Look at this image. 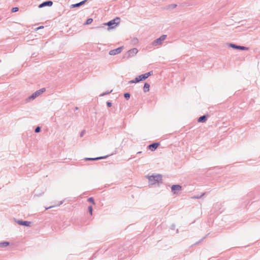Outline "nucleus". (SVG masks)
Segmentation results:
<instances>
[{
  "mask_svg": "<svg viewBox=\"0 0 260 260\" xmlns=\"http://www.w3.org/2000/svg\"><path fill=\"white\" fill-rule=\"evenodd\" d=\"M145 80V77H144L143 74H142L136 78L135 79L131 80L128 82L129 84L131 83H137L139 82L140 81Z\"/></svg>",
  "mask_w": 260,
  "mask_h": 260,
  "instance_id": "nucleus-6",
  "label": "nucleus"
},
{
  "mask_svg": "<svg viewBox=\"0 0 260 260\" xmlns=\"http://www.w3.org/2000/svg\"><path fill=\"white\" fill-rule=\"evenodd\" d=\"M133 42L134 43H138V40L137 38H134L133 39Z\"/></svg>",
  "mask_w": 260,
  "mask_h": 260,
  "instance_id": "nucleus-28",
  "label": "nucleus"
},
{
  "mask_svg": "<svg viewBox=\"0 0 260 260\" xmlns=\"http://www.w3.org/2000/svg\"><path fill=\"white\" fill-rule=\"evenodd\" d=\"M205 238H206V236H205V237H203V238H202V239H201V240L199 242V243H200L201 241H202L204 239H205ZM197 243H198V242Z\"/></svg>",
  "mask_w": 260,
  "mask_h": 260,
  "instance_id": "nucleus-35",
  "label": "nucleus"
},
{
  "mask_svg": "<svg viewBox=\"0 0 260 260\" xmlns=\"http://www.w3.org/2000/svg\"><path fill=\"white\" fill-rule=\"evenodd\" d=\"M141 152H142L141 151H139V152H138L137 153H138V154H140V153H141Z\"/></svg>",
  "mask_w": 260,
  "mask_h": 260,
  "instance_id": "nucleus-36",
  "label": "nucleus"
},
{
  "mask_svg": "<svg viewBox=\"0 0 260 260\" xmlns=\"http://www.w3.org/2000/svg\"><path fill=\"white\" fill-rule=\"evenodd\" d=\"M41 130V127H40V126H37V127L35 128V133H38L40 132Z\"/></svg>",
  "mask_w": 260,
  "mask_h": 260,
  "instance_id": "nucleus-21",
  "label": "nucleus"
},
{
  "mask_svg": "<svg viewBox=\"0 0 260 260\" xmlns=\"http://www.w3.org/2000/svg\"><path fill=\"white\" fill-rule=\"evenodd\" d=\"M16 223L21 225L29 226L31 224V222L28 221H22L20 220H15Z\"/></svg>",
  "mask_w": 260,
  "mask_h": 260,
  "instance_id": "nucleus-10",
  "label": "nucleus"
},
{
  "mask_svg": "<svg viewBox=\"0 0 260 260\" xmlns=\"http://www.w3.org/2000/svg\"><path fill=\"white\" fill-rule=\"evenodd\" d=\"M108 156V155H106V156H101V157H94V158H93V160H99V159H104V158H106Z\"/></svg>",
  "mask_w": 260,
  "mask_h": 260,
  "instance_id": "nucleus-18",
  "label": "nucleus"
},
{
  "mask_svg": "<svg viewBox=\"0 0 260 260\" xmlns=\"http://www.w3.org/2000/svg\"><path fill=\"white\" fill-rule=\"evenodd\" d=\"M159 145V143H153L148 146V148L152 151H153L156 150Z\"/></svg>",
  "mask_w": 260,
  "mask_h": 260,
  "instance_id": "nucleus-11",
  "label": "nucleus"
},
{
  "mask_svg": "<svg viewBox=\"0 0 260 260\" xmlns=\"http://www.w3.org/2000/svg\"><path fill=\"white\" fill-rule=\"evenodd\" d=\"M44 28V26H41L38 27L37 29H41V28Z\"/></svg>",
  "mask_w": 260,
  "mask_h": 260,
  "instance_id": "nucleus-34",
  "label": "nucleus"
},
{
  "mask_svg": "<svg viewBox=\"0 0 260 260\" xmlns=\"http://www.w3.org/2000/svg\"><path fill=\"white\" fill-rule=\"evenodd\" d=\"M92 21H93V19L92 18H88L87 19L86 22L85 23V24H86V25L89 24L91 23V22Z\"/></svg>",
  "mask_w": 260,
  "mask_h": 260,
  "instance_id": "nucleus-19",
  "label": "nucleus"
},
{
  "mask_svg": "<svg viewBox=\"0 0 260 260\" xmlns=\"http://www.w3.org/2000/svg\"><path fill=\"white\" fill-rule=\"evenodd\" d=\"M9 245V242H3L0 243V247H5Z\"/></svg>",
  "mask_w": 260,
  "mask_h": 260,
  "instance_id": "nucleus-16",
  "label": "nucleus"
},
{
  "mask_svg": "<svg viewBox=\"0 0 260 260\" xmlns=\"http://www.w3.org/2000/svg\"><path fill=\"white\" fill-rule=\"evenodd\" d=\"M152 74V71H150L147 73L144 74V77H145V79L148 78L149 76H150Z\"/></svg>",
  "mask_w": 260,
  "mask_h": 260,
  "instance_id": "nucleus-17",
  "label": "nucleus"
},
{
  "mask_svg": "<svg viewBox=\"0 0 260 260\" xmlns=\"http://www.w3.org/2000/svg\"><path fill=\"white\" fill-rule=\"evenodd\" d=\"M18 11V8H17V7H14L12 9V11L13 12H17Z\"/></svg>",
  "mask_w": 260,
  "mask_h": 260,
  "instance_id": "nucleus-27",
  "label": "nucleus"
},
{
  "mask_svg": "<svg viewBox=\"0 0 260 260\" xmlns=\"http://www.w3.org/2000/svg\"><path fill=\"white\" fill-rule=\"evenodd\" d=\"M85 133V130L82 131L81 132V134H80V137H83Z\"/></svg>",
  "mask_w": 260,
  "mask_h": 260,
  "instance_id": "nucleus-29",
  "label": "nucleus"
},
{
  "mask_svg": "<svg viewBox=\"0 0 260 260\" xmlns=\"http://www.w3.org/2000/svg\"><path fill=\"white\" fill-rule=\"evenodd\" d=\"M46 89L45 88H42L33 93L31 95L28 96L26 99V101L27 102H29L30 101L34 100L38 96H39L41 94L45 91Z\"/></svg>",
  "mask_w": 260,
  "mask_h": 260,
  "instance_id": "nucleus-2",
  "label": "nucleus"
},
{
  "mask_svg": "<svg viewBox=\"0 0 260 260\" xmlns=\"http://www.w3.org/2000/svg\"><path fill=\"white\" fill-rule=\"evenodd\" d=\"M93 158H91V157H87L85 158V159L86 160H93Z\"/></svg>",
  "mask_w": 260,
  "mask_h": 260,
  "instance_id": "nucleus-31",
  "label": "nucleus"
},
{
  "mask_svg": "<svg viewBox=\"0 0 260 260\" xmlns=\"http://www.w3.org/2000/svg\"><path fill=\"white\" fill-rule=\"evenodd\" d=\"M112 91V90H111V91H107V92H106L103 93H102V94H100V96H104V95H105L108 94H109L110 93H111Z\"/></svg>",
  "mask_w": 260,
  "mask_h": 260,
  "instance_id": "nucleus-24",
  "label": "nucleus"
},
{
  "mask_svg": "<svg viewBox=\"0 0 260 260\" xmlns=\"http://www.w3.org/2000/svg\"><path fill=\"white\" fill-rule=\"evenodd\" d=\"M107 105L108 107H110L112 106V103L110 102H107Z\"/></svg>",
  "mask_w": 260,
  "mask_h": 260,
  "instance_id": "nucleus-30",
  "label": "nucleus"
},
{
  "mask_svg": "<svg viewBox=\"0 0 260 260\" xmlns=\"http://www.w3.org/2000/svg\"><path fill=\"white\" fill-rule=\"evenodd\" d=\"M88 211H89L90 215H92V206H89L88 207Z\"/></svg>",
  "mask_w": 260,
  "mask_h": 260,
  "instance_id": "nucleus-25",
  "label": "nucleus"
},
{
  "mask_svg": "<svg viewBox=\"0 0 260 260\" xmlns=\"http://www.w3.org/2000/svg\"><path fill=\"white\" fill-rule=\"evenodd\" d=\"M53 5V2L51 1H47L43 2L39 5V8H42L45 7H51Z\"/></svg>",
  "mask_w": 260,
  "mask_h": 260,
  "instance_id": "nucleus-8",
  "label": "nucleus"
},
{
  "mask_svg": "<svg viewBox=\"0 0 260 260\" xmlns=\"http://www.w3.org/2000/svg\"><path fill=\"white\" fill-rule=\"evenodd\" d=\"M230 46L233 49H240L242 50H247L248 49V48L246 47L245 46H238L234 44H230Z\"/></svg>",
  "mask_w": 260,
  "mask_h": 260,
  "instance_id": "nucleus-9",
  "label": "nucleus"
},
{
  "mask_svg": "<svg viewBox=\"0 0 260 260\" xmlns=\"http://www.w3.org/2000/svg\"><path fill=\"white\" fill-rule=\"evenodd\" d=\"M207 116L205 115L200 116L198 121L199 122H204L207 120Z\"/></svg>",
  "mask_w": 260,
  "mask_h": 260,
  "instance_id": "nucleus-14",
  "label": "nucleus"
},
{
  "mask_svg": "<svg viewBox=\"0 0 260 260\" xmlns=\"http://www.w3.org/2000/svg\"><path fill=\"white\" fill-rule=\"evenodd\" d=\"M88 201L94 204V201L92 197H90L88 199Z\"/></svg>",
  "mask_w": 260,
  "mask_h": 260,
  "instance_id": "nucleus-23",
  "label": "nucleus"
},
{
  "mask_svg": "<svg viewBox=\"0 0 260 260\" xmlns=\"http://www.w3.org/2000/svg\"><path fill=\"white\" fill-rule=\"evenodd\" d=\"M119 23L120 18L119 17H116L109 22L104 23L103 25L108 26V29L109 30L114 28Z\"/></svg>",
  "mask_w": 260,
  "mask_h": 260,
  "instance_id": "nucleus-1",
  "label": "nucleus"
},
{
  "mask_svg": "<svg viewBox=\"0 0 260 260\" xmlns=\"http://www.w3.org/2000/svg\"><path fill=\"white\" fill-rule=\"evenodd\" d=\"M205 194V193H202L200 196H194L192 197V199H200Z\"/></svg>",
  "mask_w": 260,
  "mask_h": 260,
  "instance_id": "nucleus-22",
  "label": "nucleus"
},
{
  "mask_svg": "<svg viewBox=\"0 0 260 260\" xmlns=\"http://www.w3.org/2000/svg\"><path fill=\"white\" fill-rule=\"evenodd\" d=\"M87 1V0H84V1L80 2V3H77L75 4H73L71 6V8H76V7H79L80 6L84 4L85 3V2Z\"/></svg>",
  "mask_w": 260,
  "mask_h": 260,
  "instance_id": "nucleus-12",
  "label": "nucleus"
},
{
  "mask_svg": "<svg viewBox=\"0 0 260 260\" xmlns=\"http://www.w3.org/2000/svg\"><path fill=\"white\" fill-rule=\"evenodd\" d=\"M166 35H163L161 36L159 38L155 40L152 42V45L153 46H157L160 45L162 44V42L166 39Z\"/></svg>",
  "mask_w": 260,
  "mask_h": 260,
  "instance_id": "nucleus-5",
  "label": "nucleus"
},
{
  "mask_svg": "<svg viewBox=\"0 0 260 260\" xmlns=\"http://www.w3.org/2000/svg\"><path fill=\"white\" fill-rule=\"evenodd\" d=\"M63 203V201H61L56 205L57 206H59Z\"/></svg>",
  "mask_w": 260,
  "mask_h": 260,
  "instance_id": "nucleus-32",
  "label": "nucleus"
},
{
  "mask_svg": "<svg viewBox=\"0 0 260 260\" xmlns=\"http://www.w3.org/2000/svg\"><path fill=\"white\" fill-rule=\"evenodd\" d=\"M172 190H180L181 186L178 184L173 185L171 187Z\"/></svg>",
  "mask_w": 260,
  "mask_h": 260,
  "instance_id": "nucleus-13",
  "label": "nucleus"
},
{
  "mask_svg": "<svg viewBox=\"0 0 260 260\" xmlns=\"http://www.w3.org/2000/svg\"><path fill=\"white\" fill-rule=\"evenodd\" d=\"M123 48V47L121 46V47H118L115 49L111 50L109 51V54L110 55H115L119 54L122 51Z\"/></svg>",
  "mask_w": 260,
  "mask_h": 260,
  "instance_id": "nucleus-7",
  "label": "nucleus"
},
{
  "mask_svg": "<svg viewBox=\"0 0 260 260\" xmlns=\"http://www.w3.org/2000/svg\"><path fill=\"white\" fill-rule=\"evenodd\" d=\"M55 206H50V207H49L46 208V209H46V210H48V209H50V208H53V207H55Z\"/></svg>",
  "mask_w": 260,
  "mask_h": 260,
  "instance_id": "nucleus-33",
  "label": "nucleus"
},
{
  "mask_svg": "<svg viewBox=\"0 0 260 260\" xmlns=\"http://www.w3.org/2000/svg\"><path fill=\"white\" fill-rule=\"evenodd\" d=\"M150 85L147 83H145L143 90L144 92H146L149 90Z\"/></svg>",
  "mask_w": 260,
  "mask_h": 260,
  "instance_id": "nucleus-15",
  "label": "nucleus"
},
{
  "mask_svg": "<svg viewBox=\"0 0 260 260\" xmlns=\"http://www.w3.org/2000/svg\"><path fill=\"white\" fill-rule=\"evenodd\" d=\"M131 94L128 92H126L124 94V97L126 99L128 100L130 98Z\"/></svg>",
  "mask_w": 260,
  "mask_h": 260,
  "instance_id": "nucleus-20",
  "label": "nucleus"
},
{
  "mask_svg": "<svg viewBox=\"0 0 260 260\" xmlns=\"http://www.w3.org/2000/svg\"><path fill=\"white\" fill-rule=\"evenodd\" d=\"M149 182L150 184H154L158 183L162 180V176L161 175L158 174L156 175H152L148 178Z\"/></svg>",
  "mask_w": 260,
  "mask_h": 260,
  "instance_id": "nucleus-3",
  "label": "nucleus"
},
{
  "mask_svg": "<svg viewBox=\"0 0 260 260\" xmlns=\"http://www.w3.org/2000/svg\"><path fill=\"white\" fill-rule=\"evenodd\" d=\"M138 49L136 48L131 49L127 51L124 55L123 58L124 59H128L129 58L134 56L138 53Z\"/></svg>",
  "mask_w": 260,
  "mask_h": 260,
  "instance_id": "nucleus-4",
  "label": "nucleus"
},
{
  "mask_svg": "<svg viewBox=\"0 0 260 260\" xmlns=\"http://www.w3.org/2000/svg\"><path fill=\"white\" fill-rule=\"evenodd\" d=\"M176 7H177V5L176 4H172V5H170L169 6V8L170 9H174Z\"/></svg>",
  "mask_w": 260,
  "mask_h": 260,
  "instance_id": "nucleus-26",
  "label": "nucleus"
},
{
  "mask_svg": "<svg viewBox=\"0 0 260 260\" xmlns=\"http://www.w3.org/2000/svg\"><path fill=\"white\" fill-rule=\"evenodd\" d=\"M78 107H76V110H78Z\"/></svg>",
  "mask_w": 260,
  "mask_h": 260,
  "instance_id": "nucleus-37",
  "label": "nucleus"
}]
</instances>
